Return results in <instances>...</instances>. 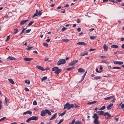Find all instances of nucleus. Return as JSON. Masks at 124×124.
Segmentation results:
<instances>
[{
	"instance_id": "nucleus-11",
	"label": "nucleus",
	"mask_w": 124,
	"mask_h": 124,
	"mask_svg": "<svg viewBox=\"0 0 124 124\" xmlns=\"http://www.w3.org/2000/svg\"><path fill=\"white\" fill-rule=\"evenodd\" d=\"M28 21V20H23L20 22V24L21 25H22L25 23L26 22H27Z\"/></svg>"
},
{
	"instance_id": "nucleus-16",
	"label": "nucleus",
	"mask_w": 124,
	"mask_h": 124,
	"mask_svg": "<svg viewBox=\"0 0 124 124\" xmlns=\"http://www.w3.org/2000/svg\"><path fill=\"white\" fill-rule=\"evenodd\" d=\"M113 105L112 103H110L107 107V108L108 110L111 109Z\"/></svg>"
},
{
	"instance_id": "nucleus-62",
	"label": "nucleus",
	"mask_w": 124,
	"mask_h": 124,
	"mask_svg": "<svg viewBox=\"0 0 124 124\" xmlns=\"http://www.w3.org/2000/svg\"><path fill=\"white\" fill-rule=\"evenodd\" d=\"M74 107H75L77 108V107H79V106H78L77 105V104H75Z\"/></svg>"
},
{
	"instance_id": "nucleus-48",
	"label": "nucleus",
	"mask_w": 124,
	"mask_h": 124,
	"mask_svg": "<svg viewBox=\"0 0 124 124\" xmlns=\"http://www.w3.org/2000/svg\"><path fill=\"white\" fill-rule=\"evenodd\" d=\"M96 71L97 72L99 73H101L102 71V70H101V71H99L98 70V69L97 68H96Z\"/></svg>"
},
{
	"instance_id": "nucleus-44",
	"label": "nucleus",
	"mask_w": 124,
	"mask_h": 124,
	"mask_svg": "<svg viewBox=\"0 0 124 124\" xmlns=\"http://www.w3.org/2000/svg\"><path fill=\"white\" fill-rule=\"evenodd\" d=\"M67 29V28H66L65 27H64L62 29L61 31H63L66 30Z\"/></svg>"
},
{
	"instance_id": "nucleus-10",
	"label": "nucleus",
	"mask_w": 124,
	"mask_h": 124,
	"mask_svg": "<svg viewBox=\"0 0 124 124\" xmlns=\"http://www.w3.org/2000/svg\"><path fill=\"white\" fill-rule=\"evenodd\" d=\"M114 53L115 54H123V52L119 51L114 52Z\"/></svg>"
},
{
	"instance_id": "nucleus-58",
	"label": "nucleus",
	"mask_w": 124,
	"mask_h": 124,
	"mask_svg": "<svg viewBox=\"0 0 124 124\" xmlns=\"http://www.w3.org/2000/svg\"><path fill=\"white\" fill-rule=\"evenodd\" d=\"M77 21L78 23H79L80 22V20L78 19H77Z\"/></svg>"
},
{
	"instance_id": "nucleus-35",
	"label": "nucleus",
	"mask_w": 124,
	"mask_h": 124,
	"mask_svg": "<svg viewBox=\"0 0 124 124\" xmlns=\"http://www.w3.org/2000/svg\"><path fill=\"white\" fill-rule=\"evenodd\" d=\"M96 102V101H93V102H87V104H88L90 105V104H93L94 103Z\"/></svg>"
},
{
	"instance_id": "nucleus-64",
	"label": "nucleus",
	"mask_w": 124,
	"mask_h": 124,
	"mask_svg": "<svg viewBox=\"0 0 124 124\" xmlns=\"http://www.w3.org/2000/svg\"><path fill=\"white\" fill-rule=\"evenodd\" d=\"M121 47L123 48H124V44H123L122 45Z\"/></svg>"
},
{
	"instance_id": "nucleus-25",
	"label": "nucleus",
	"mask_w": 124,
	"mask_h": 124,
	"mask_svg": "<svg viewBox=\"0 0 124 124\" xmlns=\"http://www.w3.org/2000/svg\"><path fill=\"white\" fill-rule=\"evenodd\" d=\"M118 46L116 45H111V47L113 48H117L118 47Z\"/></svg>"
},
{
	"instance_id": "nucleus-9",
	"label": "nucleus",
	"mask_w": 124,
	"mask_h": 124,
	"mask_svg": "<svg viewBox=\"0 0 124 124\" xmlns=\"http://www.w3.org/2000/svg\"><path fill=\"white\" fill-rule=\"evenodd\" d=\"M104 113V112L102 110L98 111L96 112V113L98 115L100 116L102 115H103Z\"/></svg>"
},
{
	"instance_id": "nucleus-2",
	"label": "nucleus",
	"mask_w": 124,
	"mask_h": 124,
	"mask_svg": "<svg viewBox=\"0 0 124 124\" xmlns=\"http://www.w3.org/2000/svg\"><path fill=\"white\" fill-rule=\"evenodd\" d=\"M38 116H32V117L29 118L26 121V122L27 123H28L29 121L31 120H36L38 119Z\"/></svg>"
},
{
	"instance_id": "nucleus-24",
	"label": "nucleus",
	"mask_w": 124,
	"mask_h": 124,
	"mask_svg": "<svg viewBox=\"0 0 124 124\" xmlns=\"http://www.w3.org/2000/svg\"><path fill=\"white\" fill-rule=\"evenodd\" d=\"M59 68L58 67H54L52 69V70L53 71H55L57 70Z\"/></svg>"
},
{
	"instance_id": "nucleus-19",
	"label": "nucleus",
	"mask_w": 124,
	"mask_h": 124,
	"mask_svg": "<svg viewBox=\"0 0 124 124\" xmlns=\"http://www.w3.org/2000/svg\"><path fill=\"white\" fill-rule=\"evenodd\" d=\"M69 106L68 108H67V109H70L71 108H73L74 107V105L73 104H70L69 103Z\"/></svg>"
},
{
	"instance_id": "nucleus-37",
	"label": "nucleus",
	"mask_w": 124,
	"mask_h": 124,
	"mask_svg": "<svg viewBox=\"0 0 124 124\" xmlns=\"http://www.w3.org/2000/svg\"><path fill=\"white\" fill-rule=\"evenodd\" d=\"M34 22V21H31L28 24V25L29 26H30Z\"/></svg>"
},
{
	"instance_id": "nucleus-56",
	"label": "nucleus",
	"mask_w": 124,
	"mask_h": 124,
	"mask_svg": "<svg viewBox=\"0 0 124 124\" xmlns=\"http://www.w3.org/2000/svg\"><path fill=\"white\" fill-rule=\"evenodd\" d=\"M9 37H10V36H9L7 37L6 39L5 40L6 41H7L9 39Z\"/></svg>"
},
{
	"instance_id": "nucleus-3",
	"label": "nucleus",
	"mask_w": 124,
	"mask_h": 124,
	"mask_svg": "<svg viewBox=\"0 0 124 124\" xmlns=\"http://www.w3.org/2000/svg\"><path fill=\"white\" fill-rule=\"evenodd\" d=\"M66 62L64 59H60L57 62V65H59L62 64H64Z\"/></svg>"
},
{
	"instance_id": "nucleus-52",
	"label": "nucleus",
	"mask_w": 124,
	"mask_h": 124,
	"mask_svg": "<svg viewBox=\"0 0 124 124\" xmlns=\"http://www.w3.org/2000/svg\"><path fill=\"white\" fill-rule=\"evenodd\" d=\"M75 119H73L71 123V124H73L75 122Z\"/></svg>"
},
{
	"instance_id": "nucleus-7",
	"label": "nucleus",
	"mask_w": 124,
	"mask_h": 124,
	"mask_svg": "<svg viewBox=\"0 0 124 124\" xmlns=\"http://www.w3.org/2000/svg\"><path fill=\"white\" fill-rule=\"evenodd\" d=\"M77 44L81 45H87V44L84 42H79L77 43Z\"/></svg>"
},
{
	"instance_id": "nucleus-54",
	"label": "nucleus",
	"mask_w": 124,
	"mask_h": 124,
	"mask_svg": "<svg viewBox=\"0 0 124 124\" xmlns=\"http://www.w3.org/2000/svg\"><path fill=\"white\" fill-rule=\"evenodd\" d=\"M6 117H4L2 118H1V119H0V121H1L2 120H3L4 119H6Z\"/></svg>"
},
{
	"instance_id": "nucleus-26",
	"label": "nucleus",
	"mask_w": 124,
	"mask_h": 124,
	"mask_svg": "<svg viewBox=\"0 0 124 124\" xmlns=\"http://www.w3.org/2000/svg\"><path fill=\"white\" fill-rule=\"evenodd\" d=\"M45 111H46V114L47 113L48 114L49 116L51 115V112L49 110L47 109H45Z\"/></svg>"
},
{
	"instance_id": "nucleus-27",
	"label": "nucleus",
	"mask_w": 124,
	"mask_h": 124,
	"mask_svg": "<svg viewBox=\"0 0 124 124\" xmlns=\"http://www.w3.org/2000/svg\"><path fill=\"white\" fill-rule=\"evenodd\" d=\"M8 80H9L10 82V83L11 84H14L15 83L14 82V81L12 79L10 78L8 79Z\"/></svg>"
},
{
	"instance_id": "nucleus-41",
	"label": "nucleus",
	"mask_w": 124,
	"mask_h": 124,
	"mask_svg": "<svg viewBox=\"0 0 124 124\" xmlns=\"http://www.w3.org/2000/svg\"><path fill=\"white\" fill-rule=\"evenodd\" d=\"M96 37V36H91L90 37V39H95Z\"/></svg>"
},
{
	"instance_id": "nucleus-47",
	"label": "nucleus",
	"mask_w": 124,
	"mask_h": 124,
	"mask_svg": "<svg viewBox=\"0 0 124 124\" xmlns=\"http://www.w3.org/2000/svg\"><path fill=\"white\" fill-rule=\"evenodd\" d=\"M43 45L44 46H48V44L45 43H43Z\"/></svg>"
},
{
	"instance_id": "nucleus-42",
	"label": "nucleus",
	"mask_w": 124,
	"mask_h": 124,
	"mask_svg": "<svg viewBox=\"0 0 124 124\" xmlns=\"http://www.w3.org/2000/svg\"><path fill=\"white\" fill-rule=\"evenodd\" d=\"M94 78L96 79L97 80L101 78V77L99 76H96L94 77Z\"/></svg>"
},
{
	"instance_id": "nucleus-57",
	"label": "nucleus",
	"mask_w": 124,
	"mask_h": 124,
	"mask_svg": "<svg viewBox=\"0 0 124 124\" xmlns=\"http://www.w3.org/2000/svg\"><path fill=\"white\" fill-rule=\"evenodd\" d=\"M25 90L26 91H29V89L27 87H25Z\"/></svg>"
},
{
	"instance_id": "nucleus-12",
	"label": "nucleus",
	"mask_w": 124,
	"mask_h": 124,
	"mask_svg": "<svg viewBox=\"0 0 124 124\" xmlns=\"http://www.w3.org/2000/svg\"><path fill=\"white\" fill-rule=\"evenodd\" d=\"M78 71L79 72H84L85 70L82 68H79L78 70Z\"/></svg>"
},
{
	"instance_id": "nucleus-22",
	"label": "nucleus",
	"mask_w": 124,
	"mask_h": 124,
	"mask_svg": "<svg viewBox=\"0 0 124 124\" xmlns=\"http://www.w3.org/2000/svg\"><path fill=\"white\" fill-rule=\"evenodd\" d=\"M62 70L61 69H58L57 70L55 71L54 73L56 74H58Z\"/></svg>"
},
{
	"instance_id": "nucleus-31",
	"label": "nucleus",
	"mask_w": 124,
	"mask_h": 124,
	"mask_svg": "<svg viewBox=\"0 0 124 124\" xmlns=\"http://www.w3.org/2000/svg\"><path fill=\"white\" fill-rule=\"evenodd\" d=\"M47 79V78L46 76L44 77L41 79V80L42 81H43L44 80H46Z\"/></svg>"
},
{
	"instance_id": "nucleus-17",
	"label": "nucleus",
	"mask_w": 124,
	"mask_h": 124,
	"mask_svg": "<svg viewBox=\"0 0 124 124\" xmlns=\"http://www.w3.org/2000/svg\"><path fill=\"white\" fill-rule=\"evenodd\" d=\"M33 59V58H28L27 57H26L24 58V61H30L32 60Z\"/></svg>"
},
{
	"instance_id": "nucleus-53",
	"label": "nucleus",
	"mask_w": 124,
	"mask_h": 124,
	"mask_svg": "<svg viewBox=\"0 0 124 124\" xmlns=\"http://www.w3.org/2000/svg\"><path fill=\"white\" fill-rule=\"evenodd\" d=\"M38 14L39 16H40L42 14V13L41 12V11H39V12L38 13Z\"/></svg>"
},
{
	"instance_id": "nucleus-21",
	"label": "nucleus",
	"mask_w": 124,
	"mask_h": 124,
	"mask_svg": "<svg viewBox=\"0 0 124 124\" xmlns=\"http://www.w3.org/2000/svg\"><path fill=\"white\" fill-rule=\"evenodd\" d=\"M8 100L7 97H5L4 101V104L5 105L8 106L7 102L8 101Z\"/></svg>"
},
{
	"instance_id": "nucleus-60",
	"label": "nucleus",
	"mask_w": 124,
	"mask_h": 124,
	"mask_svg": "<svg viewBox=\"0 0 124 124\" xmlns=\"http://www.w3.org/2000/svg\"><path fill=\"white\" fill-rule=\"evenodd\" d=\"M63 121V119H61L60 120V121L59 122L60 123H61Z\"/></svg>"
},
{
	"instance_id": "nucleus-14",
	"label": "nucleus",
	"mask_w": 124,
	"mask_h": 124,
	"mask_svg": "<svg viewBox=\"0 0 124 124\" xmlns=\"http://www.w3.org/2000/svg\"><path fill=\"white\" fill-rule=\"evenodd\" d=\"M57 115V114L56 113L54 114V115L53 116L50 118V120H51L55 118L56 117Z\"/></svg>"
},
{
	"instance_id": "nucleus-40",
	"label": "nucleus",
	"mask_w": 124,
	"mask_h": 124,
	"mask_svg": "<svg viewBox=\"0 0 124 124\" xmlns=\"http://www.w3.org/2000/svg\"><path fill=\"white\" fill-rule=\"evenodd\" d=\"M105 108V106H102L101 108L99 110H101L104 109Z\"/></svg>"
},
{
	"instance_id": "nucleus-1",
	"label": "nucleus",
	"mask_w": 124,
	"mask_h": 124,
	"mask_svg": "<svg viewBox=\"0 0 124 124\" xmlns=\"http://www.w3.org/2000/svg\"><path fill=\"white\" fill-rule=\"evenodd\" d=\"M93 118H94L93 122L94 124H99L100 121L98 120L99 117L96 114L94 113L92 116Z\"/></svg>"
},
{
	"instance_id": "nucleus-51",
	"label": "nucleus",
	"mask_w": 124,
	"mask_h": 124,
	"mask_svg": "<svg viewBox=\"0 0 124 124\" xmlns=\"http://www.w3.org/2000/svg\"><path fill=\"white\" fill-rule=\"evenodd\" d=\"M108 112H106L104 113L103 114V116H107V115L108 114Z\"/></svg>"
},
{
	"instance_id": "nucleus-46",
	"label": "nucleus",
	"mask_w": 124,
	"mask_h": 124,
	"mask_svg": "<svg viewBox=\"0 0 124 124\" xmlns=\"http://www.w3.org/2000/svg\"><path fill=\"white\" fill-rule=\"evenodd\" d=\"M32 47H33L32 46L30 47H28V48H26V50H30L31 49V48H32Z\"/></svg>"
},
{
	"instance_id": "nucleus-8",
	"label": "nucleus",
	"mask_w": 124,
	"mask_h": 124,
	"mask_svg": "<svg viewBox=\"0 0 124 124\" xmlns=\"http://www.w3.org/2000/svg\"><path fill=\"white\" fill-rule=\"evenodd\" d=\"M88 54L87 52L84 51L82 53H81L79 55V56H84L85 55H87Z\"/></svg>"
},
{
	"instance_id": "nucleus-33",
	"label": "nucleus",
	"mask_w": 124,
	"mask_h": 124,
	"mask_svg": "<svg viewBox=\"0 0 124 124\" xmlns=\"http://www.w3.org/2000/svg\"><path fill=\"white\" fill-rule=\"evenodd\" d=\"M8 59H9L10 60H13L15 59V58L11 56H9L8 57Z\"/></svg>"
},
{
	"instance_id": "nucleus-49",
	"label": "nucleus",
	"mask_w": 124,
	"mask_h": 124,
	"mask_svg": "<svg viewBox=\"0 0 124 124\" xmlns=\"http://www.w3.org/2000/svg\"><path fill=\"white\" fill-rule=\"evenodd\" d=\"M100 57L101 58L105 59L106 58V57L104 56H100Z\"/></svg>"
},
{
	"instance_id": "nucleus-13",
	"label": "nucleus",
	"mask_w": 124,
	"mask_h": 124,
	"mask_svg": "<svg viewBox=\"0 0 124 124\" xmlns=\"http://www.w3.org/2000/svg\"><path fill=\"white\" fill-rule=\"evenodd\" d=\"M46 111H45V110L42 111H41V116H44L46 114Z\"/></svg>"
},
{
	"instance_id": "nucleus-29",
	"label": "nucleus",
	"mask_w": 124,
	"mask_h": 124,
	"mask_svg": "<svg viewBox=\"0 0 124 124\" xmlns=\"http://www.w3.org/2000/svg\"><path fill=\"white\" fill-rule=\"evenodd\" d=\"M74 68V67L72 66L70 68H69L66 69V70H67L69 71L71 70L72 69H73Z\"/></svg>"
},
{
	"instance_id": "nucleus-23",
	"label": "nucleus",
	"mask_w": 124,
	"mask_h": 124,
	"mask_svg": "<svg viewBox=\"0 0 124 124\" xmlns=\"http://www.w3.org/2000/svg\"><path fill=\"white\" fill-rule=\"evenodd\" d=\"M114 97L113 96L108 97L107 98H105L104 99L105 100H109L113 98H114Z\"/></svg>"
},
{
	"instance_id": "nucleus-55",
	"label": "nucleus",
	"mask_w": 124,
	"mask_h": 124,
	"mask_svg": "<svg viewBox=\"0 0 124 124\" xmlns=\"http://www.w3.org/2000/svg\"><path fill=\"white\" fill-rule=\"evenodd\" d=\"M108 116V117L107 118V119H108L111 116V115L108 113V114L107 115Z\"/></svg>"
},
{
	"instance_id": "nucleus-34",
	"label": "nucleus",
	"mask_w": 124,
	"mask_h": 124,
	"mask_svg": "<svg viewBox=\"0 0 124 124\" xmlns=\"http://www.w3.org/2000/svg\"><path fill=\"white\" fill-rule=\"evenodd\" d=\"M25 83H26L28 84H30V81L29 80H26L24 81Z\"/></svg>"
},
{
	"instance_id": "nucleus-20",
	"label": "nucleus",
	"mask_w": 124,
	"mask_h": 124,
	"mask_svg": "<svg viewBox=\"0 0 124 124\" xmlns=\"http://www.w3.org/2000/svg\"><path fill=\"white\" fill-rule=\"evenodd\" d=\"M69 106V102H67L64 105L63 109H65L67 108H68Z\"/></svg>"
},
{
	"instance_id": "nucleus-18",
	"label": "nucleus",
	"mask_w": 124,
	"mask_h": 124,
	"mask_svg": "<svg viewBox=\"0 0 124 124\" xmlns=\"http://www.w3.org/2000/svg\"><path fill=\"white\" fill-rule=\"evenodd\" d=\"M32 114V112L30 110H28L23 113V115H26L27 114Z\"/></svg>"
},
{
	"instance_id": "nucleus-6",
	"label": "nucleus",
	"mask_w": 124,
	"mask_h": 124,
	"mask_svg": "<svg viewBox=\"0 0 124 124\" xmlns=\"http://www.w3.org/2000/svg\"><path fill=\"white\" fill-rule=\"evenodd\" d=\"M36 68H37L38 69L42 71H44L45 70V69H44L43 68L40 66L37 65L36 66Z\"/></svg>"
},
{
	"instance_id": "nucleus-5",
	"label": "nucleus",
	"mask_w": 124,
	"mask_h": 124,
	"mask_svg": "<svg viewBox=\"0 0 124 124\" xmlns=\"http://www.w3.org/2000/svg\"><path fill=\"white\" fill-rule=\"evenodd\" d=\"M78 62V60H73L70 63H69V65H74L75 63Z\"/></svg>"
},
{
	"instance_id": "nucleus-28",
	"label": "nucleus",
	"mask_w": 124,
	"mask_h": 124,
	"mask_svg": "<svg viewBox=\"0 0 124 124\" xmlns=\"http://www.w3.org/2000/svg\"><path fill=\"white\" fill-rule=\"evenodd\" d=\"M87 73V71H85V72L84 74L82 76V79L81 80V81H83L84 78L86 74V73Z\"/></svg>"
},
{
	"instance_id": "nucleus-30",
	"label": "nucleus",
	"mask_w": 124,
	"mask_h": 124,
	"mask_svg": "<svg viewBox=\"0 0 124 124\" xmlns=\"http://www.w3.org/2000/svg\"><path fill=\"white\" fill-rule=\"evenodd\" d=\"M75 123V124H82L81 122L79 120L76 121Z\"/></svg>"
},
{
	"instance_id": "nucleus-50",
	"label": "nucleus",
	"mask_w": 124,
	"mask_h": 124,
	"mask_svg": "<svg viewBox=\"0 0 124 124\" xmlns=\"http://www.w3.org/2000/svg\"><path fill=\"white\" fill-rule=\"evenodd\" d=\"M33 104L34 105H36L37 104V103L35 101H34L33 102Z\"/></svg>"
},
{
	"instance_id": "nucleus-39",
	"label": "nucleus",
	"mask_w": 124,
	"mask_h": 124,
	"mask_svg": "<svg viewBox=\"0 0 124 124\" xmlns=\"http://www.w3.org/2000/svg\"><path fill=\"white\" fill-rule=\"evenodd\" d=\"M14 31H15L14 33L13 34H15L18 31V29H14Z\"/></svg>"
},
{
	"instance_id": "nucleus-63",
	"label": "nucleus",
	"mask_w": 124,
	"mask_h": 124,
	"mask_svg": "<svg viewBox=\"0 0 124 124\" xmlns=\"http://www.w3.org/2000/svg\"><path fill=\"white\" fill-rule=\"evenodd\" d=\"M121 41H123L124 40V38H121Z\"/></svg>"
},
{
	"instance_id": "nucleus-38",
	"label": "nucleus",
	"mask_w": 124,
	"mask_h": 124,
	"mask_svg": "<svg viewBox=\"0 0 124 124\" xmlns=\"http://www.w3.org/2000/svg\"><path fill=\"white\" fill-rule=\"evenodd\" d=\"M112 69H120L121 68L119 67H114L112 68Z\"/></svg>"
},
{
	"instance_id": "nucleus-32",
	"label": "nucleus",
	"mask_w": 124,
	"mask_h": 124,
	"mask_svg": "<svg viewBox=\"0 0 124 124\" xmlns=\"http://www.w3.org/2000/svg\"><path fill=\"white\" fill-rule=\"evenodd\" d=\"M36 13L34 14V15L32 16V17L33 18L35 16H37L38 15V10L37 9L36 10Z\"/></svg>"
},
{
	"instance_id": "nucleus-59",
	"label": "nucleus",
	"mask_w": 124,
	"mask_h": 124,
	"mask_svg": "<svg viewBox=\"0 0 124 124\" xmlns=\"http://www.w3.org/2000/svg\"><path fill=\"white\" fill-rule=\"evenodd\" d=\"M121 108H124V104H122Z\"/></svg>"
},
{
	"instance_id": "nucleus-61",
	"label": "nucleus",
	"mask_w": 124,
	"mask_h": 124,
	"mask_svg": "<svg viewBox=\"0 0 124 124\" xmlns=\"http://www.w3.org/2000/svg\"><path fill=\"white\" fill-rule=\"evenodd\" d=\"M77 30L78 31L80 32L81 31V29L80 28H78L77 29Z\"/></svg>"
},
{
	"instance_id": "nucleus-15",
	"label": "nucleus",
	"mask_w": 124,
	"mask_h": 124,
	"mask_svg": "<svg viewBox=\"0 0 124 124\" xmlns=\"http://www.w3.org/2000/svg\"><path fill=\"white\" fill-rule=\"evenodd\" d=\"M103 48L104 50L105 51H107L108 49V47L106 44H105L103 45Z\"/></svg>"
},
{
	"instance_id": "nucleus-43",
	"label": "nucleus",
	"mask_w": 124,
	"mask_h": 124,
	"mask_svg": "<svg viewBox=\"0 0 124 124\" xmlns=\"http://www.w3.org/2000/svg\"><path fill=\"white\" fill-rule=\"evenodd\" d=\"M31 29L26 30V31L25 32L26 33H28L31 31Z\"/></svg>"
},
{
	"instance_id": "nucleus-45",
	"label": "nucleus",
	"mask_w": 124,
	"mask_h": 124,
	"mask_svg": "<svg viewBox=\"0 0 124 124\" xmlns=\"http://www.w3.org/2000/svg\"><path fill=\"white\" fill-rule=\"evenodd\" d=\"M66 112V111H64V112L60 114V116H63L65 114Z\"/></svg>"
},
{
	"instance_id": "nucleus-36",
	"label": "nucleus",
	"mask_w": 124,
	"mask_h": 124,
	"mask_svg": "<svg viewBox=\"0 0 124 124\" xmlns=\"http://www.w3.org/2000/svg\"><path fill=\"white\" fill-rule=\"evenodd\" d=\"M62 41L65 42H67L69 41V40L68 39H63L62 40Z\"/></svg>"
},
{
	"instance_id": "nucleus-4",
	"label": "nucleus",
	"mask_w": 124,
	"mask_h": 124,
	"mask_svg": "<svg viewBox=\"0 0 124 124\" xmlns=\"http://www.w3.org/2000/svg\"><path fill=\"white\" fill-rule=\"evenodd\" d=\"M114 64H116L122 65L123 64V62H118L114 61L113 62Z\"/></svg>"
}]
</instances>
